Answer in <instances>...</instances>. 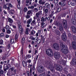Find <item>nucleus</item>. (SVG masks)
<instances>
[{"instance_id": "obj_1", "label": "nucleus", "mask_w": 76, "mask_h": 76, "mask_svg": "<svg viewBox=\"0 0 76 76\" xmlns=\"http://www.w3.org/2000/svg\"><path fill=\"white\" fill-rule=\"evenodd\" d=\"M60 45H61V51L64 54H67L69 53V49L67 47L64 45H63V42L61 41H59Z\"/></svg>"}, {"instance_id": "obj_2", "label": "nucleus", "mask_w": 76, "mask_h": 76, "mask_svg": "<svg viewBox=\"0 0 76 76\" xmlns=\"http://www.w3.org/2000/svg\"><path fill=\"white\" fill-rule=\"evenodd\" d=\"M55 66L54 67L53 64H50L49 66V67L50 68V70L53 72L54 71V68L56 69V70L58 71H62L63 69H62V67L60 65H58L57 64H55L54 65Z\"/></svg>"}, {"instance_id": "obj_3", "label": "nucleus", "mask_w": 76, "mask_h": 76, "mask_svg": "<svg viewBox=\"0 0 76 76\" xmlns=\"http://www.w3.org/2000/svg\"><path fill=\"white\" fill-rule=\"evenodd\" d=\"M46 54L49 57H52L53 56V53L52 49L49 48L47 49L45 51Z\"/></svg>"}, {"instance_id": "obj_4", "label": "nucleus", "mask_w": 76, "mask_h": 76, "mask_svg": "<svg viewBox=\"0 0 76 76\" xmlns=\"http://www.w3.org/2000/svg\"><path fill=\"white\" fill-rule=\"evenodd\" d=\"M18 27L19 28V31L20 34H23V29L22 28V27L20 23L18 22Z\"/></svg>"}, {"instance_id": "obj_5", "label": "nucleus", "mask_w": 76, "mask_h": 76, "mask_svg": "<svg viewBox=\"0 0 76 76\" xmlns=\"http://www.w3.org/2000/svg\"><path fill=\"white\" fill-rule=\"evenodd\" d=\"M53 47L56 50H60V46L57 43H54L53 45Z\"/></svg>"}, {"instance_id": "obj_6", "label": "nucleus", "mask_w": 76, "mask_h": 76, "mask_svg": "<svg viewBox=\"0 0 76 76\" xmlns=\"http://www.w3.org/2000/svg\"><path fill=\"white\" fill-rule=\"evenodd\" d=\"M54 56L55 58L56 59H58L60 57V54L58 52H56L54 53Z\"/></svg>"}, {"instance_id": "obj_7", "label": "nucleus", "mask_w": 76, "mask_h": 76, "mask_svg": "<svg viewBox=\"0 0 76 76\" xmlns=\"http://www.w3.org/2000/svg\"><path fill=\"white\" fill-rule=\"evenodd\" d=\"M59 30L61 33H63V32L64 30H63V25H62V24H59Z\"/></svg>"}, {"instance_id": "obj_8", "label": "nucleus", "mask_w": 76, "mask_h": 76, "mask_svg": "<svg viewBox=\"0 0 76 76\" xmlns=\"http://www.w3.org/2000/svg\"><path fill=\"white\" fill-rule=\"evenodd\" d=\"M62 39L64 41H66L67 39L66 38V35L65 33H63L62 35Z\"/></svg>"}, {"instance_id": "obj_9", "label": "nucleus", "mask_w": 76, "mask_h": 76, "mask_svg": "<svg viewBox=\"0 0 76 76\" xmlns=\"http://www.w3.org/2000/svg\"><path fill=\"white\" fill-rule=\"evenodd\" d=\"M32 18H31L30 19L28 20H27V23L28 24L26 25L27 27H28V28H29L30 27V25H29V24L31 23V22H32Z\"/></svg>"}, {"instance_id": "obj_10", "label": "nucleus", "mask_w": 76, "mask_h": 76, "mask_svg": "<svg viewBox=\"0 0 76 76\" xmlns=\"http://www.w3.org/2000/svg\"><path fill=\"white\" fill-rule=\"evenodd\" d=\"M42 14V11H40L39 12L36 13V16L37 18H38L40 16V15H41Z\"/></svg>"}, {"instance_id": "obj_11", "label": "nucleus", "mask_w": 76, "mask_h": 76, "mask_svg": "<svg viewBox=\"0 0 76 76\" xmlns=\"http://www.w3.org/2000/svg\"><path fill=\"white\" fill-rule=\"evenodd\" d=\"M59 63L60 64H62L63 66H65L66 64V61L62 59L60 60Z\"/></svg>"}, {"instance_id": "obj_12", "label": "nucleus", "mask_w": 76, "mask_h": 76, "mask_svg": "<svg viewBox=\"0 0 76 76\" xmlns=\"http://www.w3.org/2000/svg\"><path fill=\"white\" fill-rule=\"evenodd\" d=\"M72 45L73 47V48L74 50H76V42L74 41L72 43Z\"/></svg>"}, {"instance_id": "obj_13", "label": "nucleus", "mask_w": 76, "mask_h": 76, "mask_svg": "<svg viewBox=\"0 0 76 76\" xmlns=\"http://www.w3.org/2000/svg\"><path fill=\"white\" fill-rule=\"evenodd\" d=\"M38 3L39 4H42V5H44L45 4V2L42 1V0H39L38 1Z\"/></svg>"}, {"instance_id": "obj_14", "label": "nucleus", "mask_w": 76, "mask_h": 76, "mask_svg": "<svg viewBox=\"0 0 76 76\" xmlns=\"http://www.w3.org/2000/svg\"><path fill=\"white\" fill-rule=\"evenodd\" d=\"M9 66L7 65H4V72H6L7 70H8L9 69Z\"/></svg>"}, {"instance_id": "obj_15", "label": "nucleus", "mask_w": 76, "mask_h": 76, "mask_svg": "<svg viewBox=\"0 0 76 76\" xmlns=\"http://www.w3.org/2000/svg\"><path fill=\"white\" fill-rule=\"evenodd\" d=\"M47 19V17H46L45 18H44V17H42L41 19V21L42 22L44 23V22H46Z\"/></svg>"}, {"instance_id": "obj_16", "label": "nucleus", "mask_w": 76, "mask_h": 76, "mask_svg": "<svg viewBox=\"0 0 76 76\" xmlns=\"http://www.w3.org/2000/svg\"><path fill=\"white\" fill-rule=\"evenodd\" d=\"M45 7L46 8H48V9H50V4H49L48 3H47L45 4Z\"/></svg>"}, {"instance_id": "obj_17", "label": "nucleus", "mask_w": 76, "mask_h": 76, "mask_svg": "<svg viewBox=\"0 0 76 76\" xmlns=\"http://www.w3.org/2000/svg\"><path fill=\"white\" fill-rule=\"evenodd\" d=\"M72 63L73 65H76V58H74L72 61Z\"/></svg>"}, {"instance_id": "obj_18", "label": "nucleus", "mask_w": 76, "mask_h": 76, "mask_svg": "<svg viewBox=\"0 0 76 76\" xmlns=\"http://www.w3.org/2000/svg\"><path fill=\"white\" fill-rule=\"evenodd\" d=\"M36 21H35V20H34L31 23V26H35L36 25Z\"/></svg>"}, {"instance_id": "obj_19", "label": "nucleus", "mask_w": 76, "mask_h": 76, "mask_svg": "<svg viewBox=\"0 0 76 76\" xmlns=\"http://www.w3.org/2000/svg\"><path fill=\"white\" fill-rule=\"evenodd\" d=\"M35 31L34 30H32L30 32V34H29V35L31 36V35H34L35 34Z\"/></svg>"}, {"instance_id": "obj_20", "label": "nucleus", "mask_w": 76, "mask_h": 76, "mask_svg": "<svg viewBox=\"0 0 76 76\" xmlns=\"http://www.w3.org/2000/svg\"><path fill=\"white\" fill-rule=\"evenodd\" d=\"M45 23H44L41 22L40 23L41 26L42 28H45L46 27V25H44Z\"/></svg>"}, {"instance_id": "obj_21", "label": "nucleus", "mask_w": 76, "mask_h": 76, "mask_svg": "<svg viewBox=\"0 0 76 76\" xmlns=\"http://www.w3.org/2000/svg\"><path fill=\"white\" fill-rule=\"evenodd\" d=\"M72 30L73 33H74V34L76 33V28L74 26L72 27Z\"/></svg>"}, {"instance_id": "obj_22", "label": "nucleus", "mask_w": 76, "mask_h": 76, "mask_svg": "<svg viewBox=\"0 0 76 76\" xmlns=\"http://www.w3.org/2000/svg\"><path fill=\"white\" fill-rule=\"evenodd\" d=\"M72 22L74 25H76V20L73 19H72Z\"/></svg>"}, {"instance_id": "obj_23", "label": "nucleus", "mask_w": 76, "mask_h": 76, "mask_svg": "<svg viewBox=\"0 0 76 76\" xmlns=\"http://www.w3.org/2000/svg\"><path fill=\"white\" fill-rule=\"evenodd\" d=\"M29 39H31L32 41H34V40H35V38L33 37V36H30L29 37Z\"/></svg>"}, {"instance_id": "obj_24", "label": "nucleus", "mask_w": 76, "mask_h": 76, "mask_svg": "<svg viewBox=\"0 0 76 76\" xmlns=\"http://www.w3.org/2000/svg\"><path fill=\"white\" fill-rule=\"evenodd\" d=\"M18 35H19V34L18 33H16L15 36V39L16 41H17L18 39Z\"/></svg>"}, {"instance_id": "obj_25", "label": "nucleus", "mask_w": 76, "mask_h": 76, "mask_svg": "<svg viewBox=\"0 0 76 76\" xmlns=\"http://www.w3.org/2000/svg\"><path fill=\"white\" fill-rule=\"evenodd\" d=\"M18 5H17V7L19 9L20 7V0H17Z\"/></svg>"}, {"instance_id": "obj_26", "label": "nucleus", "mask_w": 76, "mask_h": 76, "mask_svg": "<svg viewBox=\"0 0 76 76\" xmlns=\"http://www.w3.org/2000/svg\"><path fill=\"white\" fill-rule=\"evenodd\" d=\"M43 71H44V69H43V66H41L40 67V69L39 71V72L40 73H42Z\"/></svg>"}, {"instance_id": "obj_27", "label": "nucleus", "mask_w": 76, "mask_h": 76, "mask_svg": "<svg viewBox=\"0 0 76 76\" xmlns=\"http://www.w3.org/2000/svg\"><path fill=\"white\" fill-rule=\"evenodd\" d=\"M27 15H30L31 14H32V12L31 10H30L28 11L27 12Z\"/></svg>"}, {"instance_id": "obj_28", "label": "nucleus", "mask_w": 76, "mask_h": 76, "mask_svg": "<svg viewBox=\"0 0 76 76\" xmlns=\"http://www.w3.org/2000/svg\"><path fill=\"white\" fill-rule=\"evenodd\" d=\"M8 21L10 23H12L13 22V20H12V19L10 18H9Z\"/></svg>"}, {"instance_id": "obj_29", "label": "nucleus", "mask_w": 76, "mask_h": 76, "mask_svg": "<svg viewBox=\"0 0 76 76\" xmlns=\"http://www.w3.org/2000/svg\"><path fill=\"white\" fill-rule=\"evenodd\" d=\"M29 30V28H27L26 29V34L27 35H28V34H29V33L28 32V31Z\"/></svg>"}, {"instance_id": "obj_30", "label": "nucleus", "mask_w": 76, "mask_h": 76, "mask_svg": "<svg viewBox=\"0 0 76 76\" xmlns=\"http://www.w3.org/2000/svg\"><path fill=\"white\" fill-rule=\"evenodd\" d=\"M54 24L55 25V26H56V25L57 26H59V24H61V23H59L57 21L55 22L54 23Z\"/></svg>"}, {"instance_id": "obj_31", "label": "nucleus", "mask_w": 76, "mask_h": 76, "mask_svg": "<svg viewBox=\"0 0 76 76\" xmlns=\"http://www.w3.org/2000/svg\"><path fill=\"white\" fill-rule=\"evenodd\" d=\"M43 10L45 12V14H47V13H48V9H45V8H44Z\"/></svg>"}, {"instance_id": "obj_32", "label": "nucleus", "mask_w": 76, "mask_h": 76, "mask_svg": "<svg viewBox=\"0 0 76 76\" xmlns=\"http://www.w3.org/2000/svg\"><path fill=\"white\" fill-rule=\"evenodd\" d=\"M64 27L65 28L66 30L67 29V25L66 24H63Z\"/></svg>"}, {"instance_id": "obj_33", "label": "nucleus", "mask_w": 76, "mask_h": 76, "mask_svg": "<svg viewBox=\"0 0 76 76\" xmlns=\"http://www.w3.org/2000/svg\"><path fill=\"white\" fill-rule=\"evenodd\" d=\"M30 17L31 15H30L27 14V15L26 16V18L27 19H29V18H30Z\"/></svg>"}, {"instance_id": "obj_34", "label": "nucleus", "mask_w": 76, "mask_h": 76, "mask_svg": "<svg viewBox=\"0 0 76 76\" xmlns=\"http://www.w3.org/2000/svg\"><path fill=\"white\" fill-rule=\"evenodd\" d=\"M27 11H28V9H27V8L26 7L24 8L23 11L24 12L26 13L27 12Z\"/></svg>"}, {"instance_id": "obj_35", "label": "nucleus", "mask_w": 76, "mask_h": 76, "mask_svg": "<svg viewBox=\"0 0 76 76\" xmlns=\"http://www.w3.org/2000/svg\"><path fill=\"white\" fill-rule=\"evenodd\" d=\"M21 42L23 44L25 42V38H23L21 39Z\"/></svg>"}, {"instance_id": "obj_36", "label": "nucleus", "mask_w": 76, "mask_h": 76, "mask_svg": "<svg viewBox=\"0 0 76 76\" xmlns=\"http://www.w3.org/2000/svg\"><path fill=\"white\" fill-rule=\"evenodd\" d=\"M10 42L11 44H13L14 43V39H11Z\"/></svg>"}, {"instance_id": "obj_37", "label": "nucleus", "mask_w": 76, "mask_h": 76, "mask_svg": "<svg viewBox=\"0 0 76 76\" xmlns=\"http://www.w3.org/2000/svg\"><path fill=\"white\" fill-rule=\"evenodd\" d=\"M56 34H57V35H60V31H59L58 30L56 31Z\"/></svg>"}, {"instance_id": "obj_38", "label": "nucleus", "mask_w": 76, "mask_h": 76, "mask_svg": "<svg viewBox=\"0 0 76 76\" xmlns=\"http://www.w3.org/2000/svg\"><path fill=\"white\" fill-rule=\"evenodd\" d=\"M62 20L63 21V25H64V24H66V23H67V21L65 20Z\"/></svg>"}, {"instance_id": "obj_39", "label": "nucleus", "mask_w": 76, "mask_h": 76, "mask_svg": "<svg viewBox=\"0 0 76 76\" xmlns=\"http://www.w3.org/2000/svg\"><path fill=\"white\" fill-rule=\"evenodd\" d=\"M0 45L3 44V40L1 39L0 40Z\"/></svg>"}, {"instance_id": "obj_40", "label": "nucleus", "mask_w": 76, "mask_h": 76, "mask_svg": "<svg viewBox=\"0 0 76 76\" xmlns=\"http://www.w3.org/2000/svg\"><path fill=\"white\" fill-rule=\"evenodd\" d=\"M9 70L11 71V72H13V70H14V67L13 66L12 67L10 68Z\"/></svg>"}, {"instance_id": "obj_41", "label": "nucleus", "mask_w": 76, "mask_h": 76, "mask_svg": "<svg viewBox=\"0 0 76 76\" xmlns=\"http://www.w3.org/2000/svg\"><path fill=\"white\" fill-rule=\"evenodd\" d=\"M28 63V62L27 61H26L25 62V61H23V63H24V64H26V66H27V63Z\"/></svg>"}, {"instance_id": "obj_42", "label": "nucleus", "mask_w": 76, "mask_h": 76, "mask_svg": "<svg viewBox=\"0 0 76 76\" xmlns=\"http://www.w3.org/2000/svg\"><path fill=\"white\" fill-rule=\"evenodd\" d=\"M28 9H34V6H31V7H28Z\"/></svg>"}, {"instance_id": "obj_43", "label": "nucleus", "mask_w": 76, "mask_h": 76, "mask_svg": "<svg viewBox=\"0 0 76 76\" xmlns=\"http://www.w3.org/2000/svg\"><path fill=\"white\" fill-rule=\"evenodd\" d=\"M60 10H61V8H58L57 10V12H60Z\"/></svg>"}, {"instance_id": "obj_44", "label": "nucleus", "mask_w": 76, "mask_h": 76, "mask_svg": "<svg viewBox=\"0 0 76 76\" xmlns=\"http://www.w3.org/2000/svg\"><path fill=\"white\" fill-rule=\"evenodd\" d=\"M37 23L41 22L40 21V18H39V17L38 18H37Z\"/></svg>"}, {"instance_id": "obj_45", "label": "nucleus", "mask_w": 76, "mask_h": 76, "mask_svg": "<svg viewBox=\"0 0 76 76\" xmlns=\"http://www.w3.org/2000/svg\"><path fill=\"white\" fill-rule=\"evenodd\" d=\"M14 12L15 11H14V10H11L10 11V13L11 14H12V15H13V13H14Z\"/></svg>"}, {"instance_id": "obj_46", "label": "nucleus", "mask_w": 76, "mask_h": 76, "mask_svg": "<svg viewBox=\"0 0 76 76\" xmlns=\"http://www.w3.org/2000/svg\"><path fill=\"white\" fill-rule=\"evenodd\" d=\"M34 10L35 12H37L38 11V10L37 8H35L34 9Z\"/></svg>"}, {"instance_id": "obj_47", "label": "nucleus", "mask_w": 76, "mask_h": 76, "mask_svg": "<svg viewBox=\"0 0 76 76\" xmlns=\"http://www.w3.org/2000/svg\"><path fill=\"white\" fill-rule=\"evenodd\" d=\"M50 7L52 8H53V7H54V4L53 3H50Z\"/></svg>"}, {"instance_id": "obj_48", "label": "nucleus", "mask_w": 76, "mask_h": 76, "mask_svg": "<svg viewBox=\"0 0 76 76\" xmlns=\"http://www.w3.org/2000/svg\"><path fill=\"white\" fill-rule=\"evenodd\" d=\"M7 34H10V33H11V31L10 30H7Z\"/></svg>"}, {"instance_id": "obj_49", "label": "nucleus", "mask_w": 76, "mask_h": 76, "mask_svg": "<svg viewBox=\"0 0 76 76\" xmlns=\"http://www.w3.org/2000/svg\"><path fill=\"white\" fill-rule=\"evenodd\" d=\"M16 70H17L15 69L14 70L13 73V75H16Z\"/></svg>"}, {"instance_id": "obj_50", "label": "nucleus", "mask_w": 76, "mask_h": 76, "mask_svg": "<svg viewBox=\"0 0 76 76\" xmlns=\"http://www.w3.org/2000/svg\"><path fill=\"white\" fill-rule=\"evenodd\" d=\"M27 58H31V55L30 54L28 55L27 56Z\"/></svg>"}, {"instance_id": "obj_51", "label": "nucleus", "mask_w": 76, "mask_h": 76, "mask_svg": "<svg viewBox=\"0 0 76 76\" xmlns=\"http://www.w3.org/2000/svg\"><path fill=\"white\" fill-rule=\"evenodd\" d=\"M8 6L9 7H12V4L10 3H8Z\"/></svg>"}, {"instance_id": "obj_52", "label": "nucleus", "mask_w": 76, "mask_h": 76, "mask_svg": "<svg viewBox=\"0 0 76 76\" xmlns=\"http://www.w3.org/2000/svg\"><path fill=\"white\" fill-rule=\"evenodd\" d=\"M75 2H74L72 3L71 4V6H75L76 4H75Z\"/></svg>"}, {"instance_id": "obj_53", "label": "nucleus", "mask_w": 76, "mask_h": 76, "mask_svg": "<svg viewBox=\"0 0 76 76\" xmlns=\"http://www.w3.org/2000/svg\"><path fill=\"white\" fill-rule=\"evenodd\" d=\"M3 7L4 9H7V5H6L4 4Z\"/></svg>"}, {"instance_id": "obj_54", "label": "nucleus", "mask_w": 76, "mask_h": 76, "mask_svg": "<svg viewBox=\"0 0 76 76\" xmlns=\"http://www.w3.org/2000/svg\"><path fill=\"white\" fill-rule=\"evenodd\" d=\"M5 28L7 30H9V26H6Z\"/></svg>"}, {"instance_id": "obj_55", "label": "nucleus", "mask_w": 76, "mask_h": 76, "mask_svg": "<svg viewBox=\"0 0 76 76\" xmlns=\"http://www.w3.org/2000/svg\"><path fill=\"white\" fill-rule=\"evenodd\" d=\"M39 76H45V74L44 73H42L39 75Z\"/></svg>"}, {"instance_id": "obj_56", "label": "nucleus", "mask_w": 76, "mask_h": 76, "mask_svg": "<svg viewBox=\"0 0 76 76\" xmlns=\"http://www.w3.org/2000/svg\"><path fill=\"white\" fill-rule=\"evenodd\" d=\"M4 36V34L3 33H1L0 34V37H3Z\"/></svg>"}, {"instance_id": "obj_57", "label": "nucleus", "mask_w": 76, "mask_h": 76, "mask_svg": "<svg viewBox=\"0 0 76 76\" xmlns=\"http://www.w3.org/2000/svg\"><path fill=\"white\" fill-rule=\"evenodd\" d=\"M68 4L69 5H70L72 4V1H68Z\"/></svg>"}, {"instance_id": "obj_58", "label": "nucleus", "mask_w": 76, "mask_h": 76, "mask_svg": "<svg viewBox=\"0 0 76 76\" xmlns=\"http://www.w3.org/2000/svg\"><path fill=\"white\" fill-rule=\"evenodd\" d=\"M0 73L1 74V75H3L4 73V71H3V70H1Z\"/></svg>"}, {"instance_id": "obj_59", "label": "nucleus", "mask_w": 76, "mask_h": 76, "mask_svg": "<svg viewBox=\"0 0 76 76\" xmlns=\"http://www.w3.org/2000/svg\"><path fill=\"white\" fill-rule=\"evenodd\" d=\"M40 37L42 40H43L44 39V36H43L42 35H41Z\"/></svg>"}, {"instance_id": "obj_60", "label": "nucleus", "mask_w": 76, "mask_h": 76, "mask_svg": "<svg viewBox=\"0 0 76 76\" xmlns=\"http://www.w3.org/2000/svg\"><path fill=\"white\" fill-rule=\"evenodd\" d=\"M73 39L76 41V37L75 36H73Z\"/></svg>"}, {"instance_id": "obj_61", "label": "nucleus", "mask_w": 76, "mask_h": 76, "mask_svg": "<svg viewBox=\"0 0 76 76\" xmlns=\"http://www.w3.org/2000/svg\"><path fill=\"white\" fill-rule=\"evenodd\" d=\"M28 61V64H29L30 63H31V60L30 59H28L27 60Z\"/></svg>"}, {"instance_id": "obj_62", "label": "nucleus", "mask_w": 76, "mask_h": 76, "mask_svg": "<svg viewBox=\"0 0 76 76\" xmlns=\"http://www.w3.org/2000/svg\"><path fill=\"white\" fill-rule=\"evenodd\" d=\"M6 9H7V10H8V11H9L10 10V7H7Z\"/></svg>"}, {"instance_id": "obj_63", "label": "nucleus", "mask_w": 76, "mask_h": 76, "mask_svg": "<svg viewBox=\"0 0 76 76\" xmlns=\"http://www.w3.org/2000/svg\"><path fill=\"white\" fill-rule=\"evenodd\" d=\"M65 5H66V3H63L61 4V6L63 7V6H64Z\"/></svg>"}, {"instance_id": "obj_64", "label": "nucleus", "mask_w": 76, "mask_h": 76, "mask_svg": "<svg viewBox=\"0 0 76 76\" xmlns=\"http://www.w3.org/2000/svg\"><path fill=\"white\" fill-rule=\"evenodd\" d=\"M54 2L55 3H58V0H54Z\"/></svg>"}]
</instances>
